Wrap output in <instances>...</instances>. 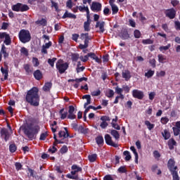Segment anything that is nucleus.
<instances>
[{
	"label": "nucleus",
	"mask_w": 180,
	"mask_h": 180,
	"mask_svg": "<svg viewBox=\"0 0 180 180\" xmlns=\"http://www.w3.org/2000/svg\"><path fill=\"white\" fill-rule=\"evenodd\" d=\"M25 101L31 106H39L40 105V96L39 95V88L34 86L27 91Z\"/></svg>",
	"instance_id": "f257e3e1"
},
{
	"label": "nucleus",
	"mask_w": 180,
	"mask_h": 180,
	"mask_svg": "<svg viewBox=\"0 0 180 180\" xmlns=\"http://www.w3.org/2000/svg\"><path fill=\"white\" fill-rule=\"evenodd\" d=\"M40 131V126L33 124V123L27 124L26 127L23 129V132L30 140L36 139Z\"/></svg>",
	"instance_id": "f03ea898"
},
{
	"label": "nucleus",
	"mask_w": 180,
	"mask_h": 180,
	"mask_svg": "<svg viewBox=\"0 0 180 180\" xmlns=\"http://www.w3.org/2000/svg\"><path fill=\"white\" fill-rule=\"evenodd\" d=\"M18 39L21 43H23V44L29 43V41L32 40V34H30V31L25 29L21 30L18 33Z\"/></svg>",
	"instance_id": "7ed1b4c3"
},
{
	"label": "nucleus",
	"mask_w": 180,
	"mask_h": 180,
	"mask_svg": "<svg viewBox=\"0 0 180 180\" xmlns=\"http://www.w3.org/2000/svg\"><path fill=\"white\" fill-rule=\"evenodd\" d=\"M69 67L68 63H64V60L62 59H59L56 63V70H58L59 74H64Z\"/></svg>",
	"instance_id": "20e7f679"
},
{
	"label": "nucleus",
	"mask_w": 180,
	"mask_h": 180,
	"mask_svg": "<svg viewBox=\"0 0 180 180\" xmlns=\"http://www.w3.org/2000/svg\"><path fill=\"white\" fill-rule=\"evenodd\" d=\"M167 168L170 171L172 176H175V175H178V167L175 166V160L170 158L167 162Z\"/></svg>",
	"instance_id": "39448f33"
},
{
	"label": "nucleus",
	"mask_w": 180,
	"mask_h": 180,
	"mask_svg": "<svg viewBox=\"0 0 180 180\" xmlns=\"http://www.w3.org/2000/svg\"><path fill=\"white\" fill-rule=\"evenodd\" d=\"M65 108H62L59 111V114L60 115L61 120H64V119H70V120H74V119L77 118V115H75V112H68L67 111L64 112Z\"/></svg>",
	"instance_id": "423d86ee"
},
{
	"label": "nucleus",
	"mask_w": 180,
	"mask_h": 180,
	"mask_svg": "<svg viewBox=\"0 0 180 180\" xmlns=\"http://www.w3.org/2000/svg\"><path fill=\"white\" fill-rule=\"evenodd\" d=\"M165 15L166 18H169V19H175V16H176V10L174 8L167 9L165 11Z\"/></svg>",
	"instance_id": "0eeeda50"
},
{
	"label": "nucleus",
	"mask_w": 180,
	"mask_h": 180,
	"mask_svg": "<svg viewBox=\"0 0 180 180\" xmlns=\"http://www.w3.org/2000/svg\"><path fill=\"white\" fill-rule=\"evenodd\" d=\"M105 143L108 146H111V147H115V148H117L119 147V145L117 143H115L112 140V136H110V134H105L104 136Z\"/></svg>",
	"instance_id": "6e6552de"
},
{
	"label": "nucleus",
	"mask_w": 180,
	"mask_h": 180,
	"mask_svg": "<svg viewBox=\"0 0 180 180\" xmlns=\"http://www.w3.org/2000/svg\"><path fill=\"white\" fill-rule=\"evenodd\" d=\"M0 134L1 139H4L6 142L8 141L11 137V134L6 128H2L0 131Z\"/></svg>",
	"instance_id": "1a4fd4ad"
},
{
	"label": "nucleus",
	"mask_w": 180,
	"mask_h": 180,
	"mask_svg": "<svg viewBox=\"0 0 180 180\" xmlns=\"http://www.w3.org/2000/svg\"><path fill=\"white\" fill-rule=\"evenodd\" d=\"M92 12H101L102 11V4L96 1H93L91 6Z\"/></svg>",
	"instance_id": "9d476101"
},
{
	"label": "nucleus",
	"mask_w": 180,
	"mask_h": 180,
	"mask_svg": "<svg viewBox=\"0 0 180 180\" xmlns=\"http://www.w3.org/2000/svg\"><path fill=\"white\" fill-rule=\"evenodd\" d=\"M132 96L136 99H139L140 101H141L144 98V92L139 89H134L132 91Z\"/></svg>",
	"instance_id": "9b49d317"
},
{
	"label": "nucleus",
	"mask_w": 180,
	"mask_h": 180,
	"mask_svg": "<svg viewBox=\"0 0 180 180\" xmlns=\"http://www.w3.org/2000/svg\"><path fill=\"white\" fill-rule=\"evenodd\" d=\"M105 21H98L96 24L95 27L99 29V33H105Z\"/></svg>",
	"instance_id": "f8f14e48"
},
{
	"label": "nucleus",
	"mask_w": 180,
	"mask_h": 180,
	"mask_svg": "<svg viewBox=\"0 0 180 180\" xmlns=\"http://www.w3.org/2000/svg\"><path fill=\"white\" fill-rule=\"evenodd\" d=\"M65 131H60L58 132V136L60 139L63 137L64 139H68L70 137V133L68 132V129L67 127H64Z\"/></svg>",
	"instance_id": "ddd939ff"
},
{
	"label": "nucleus",
	"mask_w": 180,
	"mask_h": 180,
	"mask_svg": "<svg viewBox=\"0 0 180 180\" xmlns=\"http://www.w3.org/2000/svg\"><path fill=\"white\" fill-rule=\"evenodd\" d=\"M34 78L37 79V81H40V79H43V73L40 70H37L33 73Z\"/></svg>",
	"instance_id": "4468645a"
},
{
	"label": "nucleus",
	"mask_w": 180,
	"mask_h": 180,
	"mask_svg": "<svg viewBox=\"0 0 180 180\" xmlns=\"http://www.w3.org/2000/svg\"><path fill=\"white\" fill-rule=\"evenodd\" d=\"M122 78L125 79V81H129L130 78H131V73L129 72V70H125L122 73Z\"/></svg>",
	"instance_id": "2eb2a0df"
},
{
	"label": "nucleus",
	"mask_w": 180,
	"mask_h": 180,
	"mask_svg": "<svg viewBox=\"0 0 180 180\" xmlns=\"http://www.w3.org/2000/svg\"><path fill=\"white\" fill-rule=\"evenodd\" d=\"M67 18L69 19H77V15L66 11L62 16V19H67Z\"/></svg>",
	"instance_id": "dca6fc26"
},
{
	"label": "nucleus",
	"mask_w": 180,
	"mask_h": 180,
	"mask_svg": "<svg viewBox=\"0 0 180 180\" xmlns=\"http://www.w3.org/2000/svg\"><path fill=\"white\" fill-rule=\"evenodd\" d=\"M23 68H24L27 75H29V74H32V72H33V68H32V66L29 63L24 64Z\"/></svg>",
	"instance_id": "f3484780"
},
{
	"label": "nucleus",
	"mask_w": 180,
	"mask_h": 180,
	"mask_svg": "<svg viewBox=\"0 0 180 180\" xmlns=\"http://www.w3.org/2000/svg\"><path fill=\"white\" fill-rule=\"evenodd\" d=\"M91 18H87V20L84 22V32H89L91 30Z\"/></svg>",
	"instance_id": "a211bd4d"
},
{
	"label": "nucleus",
	"mask_w": 180,
	"mask_h": 180,
	"mask_svg": "<svg viewBox=\"0 0 180 180\" xmlns=\"http://www.w3.org/2000/svg\"><path fill=\"white\" fill-rule=\"evenodd\" d=\"M167 146L169 150H174V146H176V141L173 138L170 139L167 142Z\"/></svg>",
	"instance_id": "6ab92c4d"
},
{
	"label": "nucleus",
	"mask_w": 180,
	"mask_h": 180,
	"mask_svg": "<svg viewBox=\"0 0 180 180\" xmlns=\"http://www.w3.org/2000/svg\"><path fill=\"white\" fill-rule=\"evenodd\" d=\"M88 56L92 60H94L96 63L101 64V59H99V57H98L95 53L90 52L88 53Z\"/></svg>",
	"instance_id": "aec40b11"
},
{
	"label": "nucleus",
	"mask_w": 180,
	"mask_h": 180,
	"mask_svg": "<svg viewBox=\"0 0 180 180\" xmlns=\"http://www.w3.org/2000/svg\"><path fill=\"white\" fill-rule=\"evenodd\" d=\"M121 39L122 40H127L130 39V34H129V32H127V30H124L121 32Z\"/></svg>",
	"instance_id": "412c9836"
},
{
	"label": "nucleus",
	"mask_w": 180,
	"mask_h": 180,
	"mask_svg": "<svg viewBox=\"0 0 180 180\" xmlns=\"http://www.w3.org/2000/svg\"><path fill=\"white\" fill-rule=\"evenodd\" d=\"M1 54H4V58H8L9 57V53L6 52V46H5V44L1 45V49L0 51Z\"/></svg>",
	"instance_id": "4be33fe9"
},
{
	"label": "nucleus",
	"mask_w": 180,
	"mask_h": 180,
	"mask_svg": "<svg viewBox=\"0 0 180 180\" xmlns=\"http://www.w3.org/2000/svg\"><path fill=\"white\" fill-rule=\"evenodd\" d=\"M51 86H53V83L46 82L44 85L42 89H43V91H44V92H49V91L51 89Z\"/></svg>",
	"instance_id": "5701e85b"
},
{
	"label": "nucleus",
	"mask_w": 180,
	"mask_h": 180,
	"mask_svg": "<svg viewBox=\"0 0 180 180\" xmlns=\"http://www.w3.org/2000/svg\"><path fill=\"white\" fill-rule=\"evenodd\" d=\"M130 150L134 154L136 164H139V153H137L136 148L134 146H131Z\"/></svg>",
	"instance_id": "b1692460"
},
{
	"label": "nucleus",
	"mask_w": 180,
	"mask_h": 180,
	"mask_svg": "<svg viewBox=\"0 0 180 180\" xmlns=\"http://www.w3.org/2000/svg\"><path fill=\"white\" fill-rule=\"evenodd\" d=\"M82 99H86V103H84V108H86L88 105H91V95L86 94L82 96Z\"/></svg>",
	"instance_id": "393cba45"
},
{
	"label": "nucleus",
	"mask_w": 180,
	"mask_h": 180,
	"mask_svg": "<svg viewBox=\"0 0 180 180\" xmlns=\"http://www.w3.org/2000/svg\"><path fill=\"white\" fill-rule=\"evenodd\" d=\"M77 131H79V133H82V134H87V133L89 131V129L84 128L82 125H79Z\"/></svg>",
	"instance_id": "a878e982"
},
{
	"label": "nucleus",
	"mask_w": 180,
	"mask_h": 180,
	"mask_svg": "<svg viewBox=\"0 0 180 180\" xmlns=\"http://www.w3.org/2000/svg\"><path fill=\"white\" fill-rule=\"evenodd\" d=\"M35 24L38 25L39 26H47V20H46L45 18L37 20V21H35Z\"/></svg>",
	"instance_id": "bb28decb"
},
{
	"label": "nucleus",
	"mask_w": 180,
	"mask_h": 180,
	"mask_svg": "<svg viewBox=\"0 0 180 180\" xmlns=\"http://www.w3.org/2000/svg\"><path fill=\"white\" fill-rule=\"evenodd\" d=\"M82 81H88V78L86 77H81V78H77L75 79H69L68 82H77V84L79 82H82Z\"/></svg>",
	"instance_id": "cd10ccee"
},
{
	"label": "nucleus",
	"mask_w": 180,
	"mask_h": 180,
	"mask_svg": "<svg viewBox=\"0 0 180 180\" xmlns=\"http://www.w3.org/2000/svg\"><path fill=\"white\" fill-rule=\"evenodd\" d=\"M162 136L165 140H169L171 138V133L167 129H164L163 132H162Z\"/></svg>",
	"instance_id": "c85d7f7f"
},
{
	"label": "nucleus",
	"mask_w": 180,
	"mask_h": 180,
	"mask_svg": "<svg viewBox=\"0 0 180 180\" xmlns=\"http://www.w3.org/2000/svg\"><path fill=\"white\" fill-rule=\"evenodd\" d=\"M110 134L112 135L115 140H119V139H120V134H119V131L115 129L111 130Z\"/></svg>",
	"instance_id": "c756f323"
},
{
	"label": "nucleus",
	"mask_w": 180,
	"mask_h": 180,
	"mask_svg": "<svg viewBox=\"0 0 180 180\" xmlns=\"http://www.w3.org/2000/svg\"><path fill=\"white\" fill-rule=\"evenodd\" d=\"M89 162H95L98 158V155L96 153L89 155L88 156Z\"/></svg>",
	"instance_id": "7c9ffc66"
},
{
	"label": "nucleus",
	"mask_w": 180,
	"mask_h": 180,
	"mask_svg": "<svg viewBox=\"0 0 180 180\" xmlns=\"http://www.w3.org/2000/svg\"><path fill=\"white\" fill-rule=\"evenodd\" d=\"M20 6H22V3H18L12 6V11L14 12H20Z\"/></svg>",
	"instance_id": "2f4dec72"
},
{
	"label": "nucleus",
	"mask_w": 180,
	"mask_h": 180,
	"mask_svg": "<svg viewBox=\"0 0 180 180\" xmlns=\"http://www.w3.org/2000/svg\"><path fill=\"white\" fill-rule=\"evenodd\" d=\"M110 6H111L112 15H116V13L119 12V7H117L115 3L110 4Z\"/></svg>",
	"instance_id": "473e14b6"
},
{
	"label": "nucleus",
	"mask_w": 180,
	"mask_h": 180,
	"mask_svg": "<svg viewBox=\"0 0 180 180\" xmlns=\"http://www.w3.org/2000/svg\"><path fill=\"white\" fill-rule=\"evenodd\" d=\"M96 142L98 144V146L103 145V143H104L103 136H97L96 138Z\"/></svg>",
	"instance_id": "72a5a7b5"
},
{
	"label": "nucleus",
	"mask_w": 180,
	"mask_h": 180,
	"mask_svg": "<svg viewBox=\"0 0 180 180\" xmlns=\"http://www.w3.org/2000/svg\"><path fill=\"white\" fill-rule=\"evenodd\" d=\"M123 155L125 156V161H130V160H131V155H130V152L129 150L124 151Z\"/></svg>",
	"instance_id": "f704fd0d"
},
{
	"label": "nucleus",
	"mask_w": 180,
	"mask_h": 180,
	"mask_svg": "<svg viewBox=\"0 0 180 180\" xmlns=\"http://www.w3.org/2000/svg\"><path fill=\"white\" fill-rule=\"evenodd\" d=\"M107 98H113L115 96V91L112 89H108L105 93Z\"/></svg>",
	"instance_id": "c9c22d12"
},
{
	"label": "nucleus",
	"mask_w": 180,
	"mask_h": 180,
	"mask_svg": "<svg viewBox=\"0 0 180 180\" xmlns=\"http://www.w3.org/2000/svg\"><path fill=\"white\" fill-rule=\"evenodd\" d=\"M145 125L148 127V130H153L155 127V124H151L148 120L145 121Z\"/></svg>",
	"instance_id": "e433bc0d"
},
{
	"label": "nucleus",
	"mask_w": 180,
	"mask_h": 180,
	"mask_svg": "<svg viewBox=\"0 0 180 180\" xmlns=\"http://www.w3.org/2000/svg\"><path fill=\"white\" fill-rule=\"evenodd\" d=\"M158 58L159 63H161L162 64H164V63H165V60H167V57L162 54L158 55Z\"/></svg>",
	"instance_id": "4c0bfd02"
},
{
	"label": "nucleus",
	"mask_w": 180,
	"mask_h": 180,
	"mask_svg": "<svg viewBox=\"0 0 180 180\" xmlns=\"http://www.w3.org/2000/svg\"><path fill=\"white\" fill-rule=\"evenodd\" d=\"M20 53L25 57L29 56V51L25 47H22L20 49Z\"/></svg>",
	"instance_id": "58836bf2"
},
{
	"label": "nucleus",
	"mask_w": 180,
	"mask_h": 180,
	"mask_svg": "<svg viewBox=\"0 0 180 180\" xmlns=\"http://www.w3.org/2000/svg\"><path fill=\"white\" fill-rule=\"evenodd\" d=\"M1 72H2L3 75H4V79H8V69H5L4 68H1Z\"/></svg>",
	"instance_id": "ea45409f"
},
{
	"label": "nucleus",
	"mask_w": 180,
	"mask_h": 180,
	"mask_svg": "<svg viewBox=\"0 0 180 180\" xmlns=\"http://www.w3.org/2000/svg\"><path fill=\"white\" fill-rule=\"evenodd\" d=\"M32 64L34 67H39L40 65V62L39 61V58L36 57H32Z\"/></svg>",
	"instance_id": "a19ab883"
},
{
	"label": "nucleus",
	"mask_w": 180,
	"mask_h": 180,
	"mask_svg": "<svg viewBox=\"0 0 180 180\" xmlns=\"http://www.w3.org/2000/svg\"><path fill=\"white\" fill-rule=\"evenodd\" d=\"M51 8H54L56 12H60V10L58 8V3H56L54 1H51Z\"/></svg>",
	"instance_id": "79ce46f5"
},
{
	"label": "nucleus",
	"mask_w": 180,
	"mask_h": 180,
	"mask_svg": "<svg viewBox=\"0 0 180 180\" xmlns=\"http://www.w3.org/2000/svg\"><path fill=\"white\" fill-rule=\"evenodd\" d=\"M29 9H30V8H29V6H27V4H21L20 12H27V11H29Z\"/></svg>",
	"instance_id": "37998d69"
},
{
	"label": "nucleus",
	"mask_w": 180,
	"mask_h": 180,
	"mask_svg": "<svg viewBox=\"0 0 180 180\" xmlns=\"http://www.w3.org/2000/svg\"><path fill=\"white\" fill-rule=\"evenodd\" d=\"M16 150H18V147L16 146V144L12 143L9 146L10 153H15Z\"/></svg>",
	"instance_id": "c03bdc74"
},
{
	"label": "nucleus",
	"mask_w": 180,
	"mask_h": 180,
	"mask_svg": "<svg viewBox=\"0 0 180 180\" xmlns=\"http://www.w3.org/2000/svg\"><path fill=\"white\" fill-rule=\"evenodd\" d=\"M134 36L135 39H140L141 37V32L139 30H135L134 31Z\"/></svg>",
	"instance_id": "a18cd8bd"
},
{
	"label": "nucleus",
	"mask_w": 180,
	"mask_h": 180,
	"mask_svg": "<svg viewBox=\"0 0 180 180\" xmlns=\"http://www.w3.org/2000/svg\"><path fill=\"white\" fill-rule=\"evenodd\" d=\"M170 47H171V44H168L167 46H160L159 50L160 51H167V50H169Z\"/></svg>",
	"instance_id": "49530a36"
},
{
	"label": "nucleus",
	"mask_w": 180,
	"mask_h": 180,
	"mask_svg": "<svg viewBox=\"0 0 180 180\" xmlns=\"http://www.w3.org/2000/svg\"><path fill=\"white\" fill-rule=\"evenodd\" d=\"M154 74V70H149L147 72L145 73V77H146V78H151Z\"/></svg>",
	"instance_id": "de8ad7c7"
},
{
	"label": "nucleus",
	"mask_w": 180,
	"mask_h": 180,
	"mask_svg": "<svg viewBox=\"0 0 180 180\" xmlns=\"http://www.w3.org/2000/svg\"><path fill=\"white\" fill-rule=\"evenodd\" d=\"M15 167L16 171H20L21 169H23V165H22V163L16 162L15 163Z\"/></svg>",
	"instance_id": "09e8293b"
},
{
	"label": "nucleus",
	"mask_w": 180,
	"mask_h": 180,
	"mask_svg": "<svg viewBox=\"0 0 180 180\" xmlns=\"http://www.w3.org/2000/svg\"><path fill=\"white\" fill-rule=\"evenodd\" d=\"M149 64L152 68H155L157 67V60H155L154 58L150 59Z\"/></svg>",
	"instance_id": "8fccbe9b"
},
{
	"label": "nucleus",
	"mask_w": 180,
	"mask_h": 180,
	"mask_svg": "<svg viewBox=\"0 0 180 180\" xmlns=\"http://www.w3.org/2000/svg\"><path fill=\"white\" fill-rule=\"evenodd\" d=\"M117 171H118V172H120V174H126V172H127L126 166L120 167L119 169H117Z\"/></svg>",
	"instance_id": "3c124183"
},
{
	"label": "nucleus",
	"mask_w": 180,
	"mask_h": 180,
	"mask_svg": "<svg viewBox=\"0 0 180 180\" xmlns=\"http://www.w3.org/2000/svg\"><path fill=\"white\" fill-rule=\"evenodd\" d=\"M79 53H72L71 58H72V61H75L77 62L78 61V59L79 58Z\"/></svg>",
	"instance_id": "603ef678"
},
{
	"label": "nucleus",
	"mask_w": 180,
	"mask_h": 180,
	"mask_svg": "<svg viewBox=\"0 0 180 180\" xmlns=\"http://www.w3.org/2000/svg\"><path fill=\"white\" fill-rule=\"evenodd\" d=\"M72 171H76L77 172H81L82 171V168L80 167H78L77 165H73L72 166Z\"/></svg>",
	"instance_id": "864d4df0"
},
{
	"label": "nucleus",
	"mask_w": 180,
	"mask_h": 180,
	"mask_svg": "<svg viewBox=\"0 0 180 180\" xmlns=\"http://www.w3.org/2000/svg\"><path fill=\"white\" fill-rule=\"evenodd\" d=\"M57 61V58H53L52 59L49 58L48 59V63L51 67H54V63Z\"/></svg>",
	"instance_id": "5fc2aeb1"
},
{
	"label": "nucleus",
	"mask_w": 180,
	"mask_h": 180,
	"mask_svg": "<svg viewBox=\"0 0 180 180\" xmlns=\"http://www.w3.org/2000/svg\"><path fill=\"white\" fill-rule=\"evenodd\" d=\"M79 60H81V61H82V63H86V61H88V60H89V56H88V53L86 55H85L84 56H80Z\"/></svg>",
	"instance_id": "6e6d98bb"
},
{
	"label": "nucleus",
	"mask_w": 180,
	"mask_h": 180,
	"mask_svg": "<svg viewBox=\"0 0 180 180\" xmlns=\"http://www.w3.org/2000/svg\"><path fill=\"white\" fill-rule=\"evenodd\" d=\"M47 136H49V134L47 133V131L41 134L39 140L44 141V140H46V139H47Z\"/></svg>",
	"instance_id": "4d7b16f0"
},
{
	"label": "nucleus",
	"mask_w": 180,
	"mask_h": 180,
	"mask_svg": "<svg viewBox=\"0 0 180 180\" xmlns=\"http://www.w3.org/2000/svg\"><path fill=\"white\" fill-rule=\"evenodd\" d=\"M153 157L154 158H155V160H160V158H161V154L160 153V152H158V150H154Z\"/></svg>",
	"instance_id": "13d9d810"
},
{
	"label": "nucleus",
	"mask_w": 180,
	"mask_h": 180,
	"mask_svg": "<svg viewBox=\"0 0 180 180\" xmlns=\"http://www.w3.org/2000/svg\"><path fill=\"white\" fill-rule=\"evenodd\" d=\"M68 152V147L67 146H63L60 149V154H65V153Z\"/></svg>",
	"instance_id": "bf43d9fd"
},
{
	"label": "nucleus",
	"mask_w": 180,
	"mask_h": 180,
	"mask_svg": "<svg viewBox=\"0 0 180 180\" xmlns=\"http://www.w3.org/2000/svg\"><path fill=\"white\" fill-rule=\"evenodd\" d=\"M172 130H173V132H174V136H179V134H180V129L179 128H176L175 127H173Z\"/></svg>",
	"instance_id": "052dcab7"
},
{
	"label": "nucleus",
	"mask_w": 180,
	"mask_h": 180,
	"mask_svg": "<svg viewBox=\"0 0 180 180\" xmlns=\"http://www.w3.org/2000/svg\"><path fill=\"white\" fill-rule=\"evenodd\" d=\"M160 122H161L162 124H167V123H168V122H169V119L167 117H163L160 119Z\"/></svg>",
	"instance_id": "680f3d73"
},
{
	"label": "nucleus",
	"mask_w": 180,
	"mask_h": 180,
	"mask_svg": "<svg viewBox=\"0 0 180 180\" xmlns=\"http://www.w3.org/2000/svg\"><path fill=\"white\" fill-rule=\"evenodd\" d=\"M142 43L143 44H153L154 41H153V40H151L150 39H143Z\"/></svg>",
	"instance_id": "e2e57ef3"
},
{
	"label": "nucleus",
	"mask_w": 180,
	"mask_h": 180,
	"mask_svg": "<svg viewBox=\"0 0 180 180\" xmlns=\"http://www.w3.org/2000/svg\"><path fill=\"white\" fill-rule=\"evenodd\" d=\"M103 14L105 16H108V15H110V9L108 7H105L103 9Z\"/></svg>",
	"instance_id": "0e129e2a"
},
{
	"label": "nucleus",
	"mask_w": 180,
	"mask_h": 180,
	"mask_svg": "<svg viewBox=\"0 0 180 180\" xmlns=\"http://www.w3.org/2000/svg\"><path fill=\"white\" fill-rule=\"evenodd\" d=\"M129 26H131V27H136V21H134V20L129 19Z\"/></svg>",
	"instance_id": "69168bd1"
},
{
	"label": "nucleus",
	"mask_w": 180,
	"mask_h": 180,
	"mask_svg": "<svg viewBox=\"0 0 180 180\" xmlns=\"http://www.w3.org/2000/svg\"><path fill=\"white\" fill-rule=\"evenodd\" d=\"M103 180H115V179H113V176H112V175L110 174H107L105 175L103 179Z\"/></svg>",
	"instance_id": "338daca9"
},
{
	"label": "nucleus",
	"mask_w": 180,
	"mask_h": 180,
	"mask_svg": "<svg viewBox=\"0 0 180 180\" xmlns=\"http://www.w3.org/2000/svg\"><path fill=\"white\" fill-rule=\"evenodd\" d=\"M174 27H175L176 30H180V22L179 21L174 22Z\"/></svg>",
	"instance_id": "774afa93"
}]
</instances>
